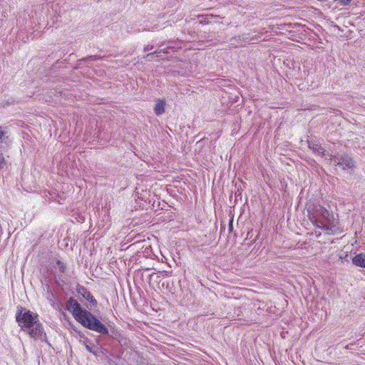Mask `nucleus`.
<instances>
[{
	"label": "nucleus",
	"instance_id": "nucleus-1",
	"mask_svg": "<svg viewBox=\"0 0 365 365\" xmlns=\"http://www.w3.org/2000/svg\"><path fill=\"white\" fill-rule=\"evenodd\" d=\"M308 217L317 227L324 230L328 235H336L343 232V228L334 214L320 205H311L307 208Z\"/></svg>",
	"mask_w": 365,
	"mask_h": 365
},
{
	"label": "nucleus",
	"instance_id": "nucleus-2",
	"mask_svg": "<svg viewBox=\"0 0 365 365\" xmlns=\"http://www.w3.org/2000/svg\"><path fill=\"white\" fill-rule=\"evenodd\" d=\"M66 309L72 313L75 319L84 327L101 334H108V329L101 323L91 312L81 307L73 297L66 302Z\"/></svg>",
	"mask_w": 365,
	"mask_h": 365
},
{
	"label": "nucleus",
	"instance_id": "nucleus-3",
	"mask_svg": "<svg viewBox=\"0 0 365 365\" xmlns=\"http://www.w3.org/2000/svg\"><path fill=\"white\" fill-rule=\"evenodd\" d=\"M16 320L21 329L29 334L31 338L41 341L46 339V335L42 324L38 319V315L22 307H18Z\"/></svg>",
	"mask_w": 365,
	"mask_h": 365
},
{
	"label": "nucleus",
	"instance_id": "nucleus-4",
	"mask_svg": "<svg viewBox=\"0 0 365 365\" xmlns=\"http://www.w3.org/2000/svg\"><path fill=\"white\" fill-rule=\"evenodd\" d=\"M331 161L334 165L341 166L344 170L352 169L355 167L353 159L348 155H334Z\"/></svg>",
	"mask_w": 365,
	"mask_h": 365
},
{
	"label": "nucleus",
	"instance_id": "nucleus-5",
	"mask_svg": "<svg viewBox=\"0 0 365 365\" xmlns=\"http://www.w3.org/2000/svg\"><path fill=\"white\" fill-rule=\"evenodd\" d=\"M76 292H78V294H81L83 298L89 301L92 306L95 307L97 304L96 299L86 287L78 284L76 287Z\"/></svg>",
	"mask_w": 365,
	"mask_h": 365
},
{
	"label": "nucleus",
	"instance_id": "nucleus-6",
	"mask_svg": "<svg viewBox=\"0 0 365 365\" xmlns=\"http://www.w3.org/2000/svg\"><path fill=\"white\" fill-rule=\"evenodd\" d=\"M352 262L356 266L365 268V254L361 253L356 255L353 257Z\"/></svg>",
	"mask_w": 365,
	"mask_h": 365
},
{
	"label": "nucleus",
	"instance_id": "nucleus-7",
	"mask_svg": "<svg viewBox=\"0 0 365 365\" xmlns=\"http://www.w3.org/2000/svg\"><path fill=\"white\" fill-rule=\"evenodd\" d=\"M81 337L83 339V340L81 339L79 341L85 346V347L88 351H89L90 353L96 356L97 351L95 349V348L93 346H91L92 343H91V340H89L85 336H81Z\"/></svg>",
	"mask_w": 365,
	"mask_h": 365
},
{
	"label": "nucleus",
	"instance_id": "nucleus-8",
	"mask_svg": "<svg viewBox=\"0 0 365 365\" xmlns=\"http://www.w3.org/2000/svg\"><path fill=\"white\" fill-rule=\"evenodd\" d=\"M165 102L163 100H158L155 103L154 111L157 115H160L165 112Z\"/></svg>",
	"mask_w": 365,
	"mask_h": 365
},
{
	"label": "nucleus",
	"instance_id": "nucleus-9",
	"mask_svg": "<svg viewBox=\"0 0 365 365\" xmlns=\"http://www.w3.org/2000/svg\"><path fill=\"white\" fill-rule=\"evenodd\" d=\"M309 147L313 150L314 153L319 155H325L326 150L320 145L316 144L314 143H309Z\"/></svg>",
	"mask_w": 365,
	"mask_h": 365
},
{
	"label": "nucleus",
	"instance_id": "nucleus-10",
	"mask_svg": "<svg viewBox=\"0 0 365 365\" xmlns=\"http://www.w3.org/2000/svg\"><path fill=\"white\" fill-rule=\"evenodd\" d=\"M56 266H57L56 268L58 269L59 272H61V273H65L66 272V271L67 269H66V264L63 262H61L59 259L57 260L56 261Z\"/></svg>",
	"mask_w": 365,
	"mask_h": 365
},
{
	"label": "nucleus",
	"instance_id": "nucleus-11",
	"mask_svg": "<svg viewBox=\"0 0 365 365\" xmlns=\"http://www.w3.org/2000/svg\"><path fill=\"white\" fill-rule=\"evenodd\" d=\"M351 0H335V1H337L340 4L341 6H346L348 5Z\"/></svg>",
	"mask_w": 365,
	"mask_h": 365
},
{
	"label": "nucleus",
	"instance_id": "nucleus-12",
	"mask_svg": "<svg viewBox=\"0 0 365 365\" xmlns=\"http://www.w3.org/2000/svg\"><path fill=\"white\" fill-rule=\"evenodd\" d=\"M6 133V131L5 130V128L0 127V140H3Z\"/></svg>",
	"mask_w": 365,
	"mask_h": 365
},
{
	"label": "nucleus",
	"instance_id": "nucleus-13",
	"mask_svg": "<svg viewBox=\"0 0 365 365\" xmlns=\"http://www.w3.org/2000/svg\"><path fill=\"white\" fill-rule=\"evenodd\" d=\"M156 53H157V52L155 51V52H154V53H148V54H147V56H148H148H151L152 58H155V54H156Z\"/></svg>",
	"mask_w": 365,
	"mask_h": 365
},
{
	"label": "nucleus",
	"instance_id": "nucleus-14",
	"mask_svg": "<svg viewBox=\"0 0 365 365\" xmlns=\"http://www.w3.org/2000/svg\"><path fill=\"white\" fill-rule=\"evenodd\" d=\"M87 59H91V60H96L97 59V57L96 56H89Z\"/></svg>",
	"mask_w": 365,
	"mask_h": 365
},
{
	"label": "nucleus",
	"instance_id": "nucleus-15",
	"mask_svg": "<svg viewBox=\"0 0 365 365\" xmlns=\"http://www.w3.org/2000/svg\"><path fill=\"white\" fill-rule=\"evenodd\" d=\"M152 48H153V46H150V47L147 46V47H145V51H150V50H151Z\"/></svg>",
	"mask_w": 365,
	"mask_h": 365
},
{
	"label": "nucleus",
	"instance_id": "nucleus-16",
	"mask_svg": "<svg viewBox=\"0 0 365 365\" xmlns=\"http://www.w3.org/2000/svg\"><path fill=\"white\" fill-rule=\"evenodd\" d=\"M347 349H350V346L349 345L346 346Z\"/></svg>",
	"mask_w": 365,
	"mask_h": 365
}]
</instances>
